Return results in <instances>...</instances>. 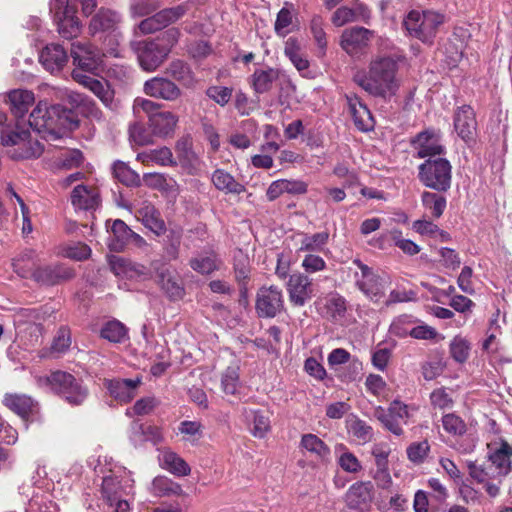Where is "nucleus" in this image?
<instances>
[{
    "mask_svg": "<svg viewBox=\"0 0 512 512\" xmlns=\"http://www.w3.org/2000/svg\"><path fill=\"white\" fill-rule=\"evenodd\" d=\"M126 494L125 487L122 485L118 477L106 476L103 478L101 485L102 499L111 509V512H129V502L124 499Z\"/></svg>",
    "mask_w": 512,
    "mask_h": 512,
    "instance_id": "15",
    "label": "nucleus"
},
{
    "mask_svg": "<svg viewBox=\"0 0 512 512\" xmlns=\"http://www.w3.org/2000/svg\"><path fill=\"white\" fill-rule=\"evenodd\" d=\"M337 451H342L338 459L340 467L349 473H357L362 469L361 463L358 458L348 451L343 444L337 447Z\"/></svg>",
    "mask_w": 512,
    "mask_h": 512,
    "instance_id": "52",
    "label": "nucleus"
},
{
    "mask_svg": "<svg viewBox=\"0 0 512 512\" xmlns=\"http://www.w3.org/2000/svg\"><path fill=\"white\" fill-rule=\"evenodd\" d=\"M110 267L115 275L129 279L145 277L147 275V269L144 265L134 263L123 257L113 256L110 259Z\"/></svg>",
    "mask_w": 512,
    "mask_h": 512,
    "instance_id": "29",
    "label": "nucleus"
},
{
    "mask_svg": "<svg viewBox=\"0 0 512 512\" xmlns=\"http://www.w3.org/2000/svg\"><path fill=\"white\" fill-rule=\"evenodd\" d=\"M373 31L364 27L345 29L341 35L340 45L349 55H355L369 45Z\"/></svg>",
    "mask_w": 512,
    "mask_h": 512,
    "instance_id": "19",
    "label": "nucleus"
},
{
    "mask_svg": "<svg viewBox=\"0 0 512 512\" xmlns=\"http://www.w3.org/2000/svg\"><path fill=\"white\" fill-rule=\"evenodd\" d=\"M286 290L290 303L297 307L304 306L314 296L312 279L302 272L289 275Z\"/></svg>",
    "mask_w": 512,
    "mask_h": 512,
    "instance_id": "14",
    "label": "nucleus"
},
{
    "mask_svg": "<svg viewBox=\"0 0 512 512\" xmlns=\"http://www.w3.org/2000/svg\"><path fill=\"white\" fill-rule=\"evenodd\" d=\"M39 61L47 71L56 73L66 65L68 56L61 45L50 44L40 52Z\"/></svg>",
    "mask_w": 512,
    "mask_h": 512,
    "instance_id": "25",
    "label": "nucleus"
},
{
    "mask_svg": "<svg viewBox=\"0 0 512 512\" xmlns=\"http://www.w3.org/2000/svg\"><path fill=\"white\" fill-rule=\"evenodd\" d=\"M101 199L97 188L77 185L71 192V204L76 210H96Z\"/></svg>",
    "mask_w": 512,
    "mask_h": 512,
    "instance_id": "22",
    "label": "nucleus"
},
{
    "mask_svg": "<svg viewBox=\"0 0 512 512\" xmlns=\"http://www.w3.org/2000/svg\"><path fill=\"white\" fill-rule=\"evenodd\" d=\"M329 240L328 232H318L314 234H304L300 240V246L297 253H317L324 250Z\"/></svg>",
    "mask_w": 512,
    "mask_h": 512,
    "instance_id": "39",
    "label": "nucleus"
},
{
    "mask_svg": "<svg viewBox=\"0 0 512 512\" xmlns=\"http://www.w3.org/2000/svg\"><path fill=\"white\" fill-rule=\"evenodd\" d=\"M202 424L199 421H182L178 427L185 441L196 442L202 437Z\"/></svg>",
    "mask_w": 512,
    "mask_h": 512,
    "instance_id": "58",
    "label": "nucleus"
},
{
    "mask_svg": "<svg viewBox=\"0 0 512 512\" xmlns=\"http://www.w3.org/2000/svg\"><path fill=\"white\" fill-rule=\"evenodd\" d=\"M348 111L356 127L362 131L372 128L371 113L356 94L345 95Z\"/></svg>",
    "mask_w": 512,
    "mask_h": 512,
    "instance_id": "26",
    "label": "nucleus"
},
{
    "mask_svg": "<svg viewBox=\"0 0 512 512\" xmlns=\"http://www.w3.org/2000/svg\"><path fill=\"white\" fill-rule=\"evenodd\" d=\"M454 128L458 136L465 142L468 143L475 140L477 121L471 106L463 105L456 109L454 113Z\"/></svg>",
    "mask_w": 512,
    "mask_h": 512,
    "instance_id": "16",
    "label": "nucleus"
},
{
    "mask_svg": "<svg viewBox=\"0 0 512 512\" xmlns=\"http://www.w3.org/2000/svg\"><path fill=\"white\" fill-rule=\"evenodd\" d=\"M247 419L252 420V434L255 437L263 438L270 430V419L268 415L261 410H245Z\"/></svg>",
    "mask_w": 512,
    "mask_h": 512,
    "instance_id": "45",
    "label": "nucleus"
},
{
    "mask_svg": "<svg viewBox=\"0 0 512 512\" xmlns=\"http://www.w3.org/2000/svg\"><path fill=\"white\" fill-rule=\"evenodd\" d=\"M256 313L261 318H274L284 309L282 290L271 285L261 287L256 296Z\"/></svg>",
    "mask_w": 512,
    "mask_h": 512,
    "instance_id": "12",
    "label": "nucleus"
},
{
    "mask_svg": "<svg viewBox=\"0 0 512 512\" xmlns=\"http://www.w3.org/2000/svg\"><path fill=\"white\" fill-rule=\"evenodd\" d=\"M189 264L194 271L208 275L220 268L221 260L214 253L200 254L192 258Z\"/></svg>",
    "mask_w": 512,
    "mask_h": 512,
    "instance_id": "41",
    "label": "nucleus"
},
{
    "mask_svg": "<svg viewBox=\"0 0 512 512\" xmlns=\"http://www.w3.org/2000/svg\"><path fill=\"white\" fill-rule=\"evenodd\" d=\"M131 47L140 67L147 72L155 71L170 53V47L162 45L158 39L132 42Z\"/></svg>",
    "mask_w": 512,
    "mask_h": 512,
    "instance_id": "8",
    "label": "nucleus"
},
{
    "mask_svg": "<svg viewBox=\"0 0 512 512\" xmlns=\"http://www.w3.org/2000/svg\"><path fill=\"white\" fill-rule=\"evenodd\" d=\"M36 253L32 249L24 250L12 263L14 272L21 278H32L35 269Z\"/></svg>",
    "mask_w": 512,
    "mask_h": 512,
    "instance_id": "40",
    "label": "nucleus"
},
{
    "mask_svg": "<svg viewBox=\"0 0 512 512\" xmlns=\"http://www.w3.org/2000/svg\"><path fill=\"white\" fill-rule=\"evenodd\" d=\"M221 386L225 394L234 395L239 386V374L237 367H228L221 376Z\"/></svg>",
    "mask_w": 512,
    "mask_h": 512,
    "instance_id": "57",
    "label": "nucleus"
},
{
    "mask_svg": "<svg viewBox=\"0 0 512 512\" xmlns=\"http://www.w3.org/2000/svg\"><path fill=\"white\" fill-rule=\"evenodd\" d=\"M130 141L139 146L150 145L153 143V134L149 132L143 124L135 122L129 127Z\"/></svg>",
    "mask_w": 512,
    "mask_h": 512,
    "instance_id": "53",
    "label": "nucleus"
},
{
    "mask_svg": "<svg viewBox=\"0 0 512 512\" xmlns=\"http://www.w3.org/2000/svg\"><path fill=\"white\" fill-rule=\"evenodd\" d=\"M178 122V117L170 111H160L149 116L152 134L158 137L171 135Z\"/></svg>",
    "mask_w": 512,
    "mask_h": 512,
    "instance_id": "27",
    "label": "nucleus"
},
{
    "mask_svg": "<svg viewBox=\"0 0 512 512\" xmlns=\"http://www.w3.org/2000/svg\"><path fill=\"white\" fill-rule=\"evenodd\" d=\"M137 160L145 165H149L150 163H155L160 166L176 165L172 151L168 147H161L138 153Z\"/></svg>",
    "mask_w": 512,
    "mask_h": 512,
    "instance_id": "38",
    "label": "nucleus"
},
{
    "mask_svg": "<svg viewBox=\"0 0 512 512\" xmlns=\"http://www.w3.org/2000/svg\"><path fill=\"white\" fill-rule=\"evenodd\" d=\"M374 488L370 481H359L350 486L346 493V503L350 508H366L373 500Z\"/></svg>",
    "mask_w": 512,
    "mask_h": 512,
    "instance_id": "23",
    "label": "nucleus"
},
{
    "mask_svg": "<svg viewBox=\"0 0 512 512\" xmlns=\"http://www.w3.org/2000/svg\"><path fill=\"white\" fill-rule=\"evenodd\" d=\"M102 103L112 109L114 107V91L110 88L107 82L97 79L92 83L91 90Z\"/></svg>",
    "mask_w": 512,
    "mask_h": 512,
    "instance_id": "59",
    "label": "nucleus"
},
{
    "mask_svg": "<svg viewBox=\"0 0 512 512\" xmlns=\"http://www.w3.org/2000/svg\"><path fill=\"white\" fill-rule=\"evenodd\" d=\"M416 320L411 316L402 315L396 318L390 325V333L404 338L406 336H410V326L415 324Z\"/></svg>",
    "mask_w": 512,
    "mask_h": 512,
    "instance_id": "62",
    "label": "nucleus"
},
{
    "mask_svg": "<svg viewBox=\"0 0 512 512\" xmlns=\"http://www.w3.org/2000/svg\"><path fill=\"white\" fill-rule=\"evenodd\" d=\"M11 104V110L15 117L22 118L34 103V94L29 90L17 89L8 95Z\"/></svg>",
    "mask_w": 512,
    "mask_h": 512,
    "instance_id": "36",
    "label": "nucleus"
},
{
    "mask_svg": "<svg viewBox=\"0 0 512 512\" xmlns=\"http://www.w3.org/2000/svg\"><path fill=\"white\" fill-rule=\"evenodd\" d=\"M418 179L429 189L446 192L451 187L452 166L445 158H428L418 167Z\"/></svg>",
    "mask_w": 512,
    "mask_h": 512,
    "instance_id": "4",
    "label": "nucleus"
},
{
    "mask_svg": "<svg viewBox=\"0 0 512 512\" xmlns=\"http://www.w3.org/2000/svg\"><path fill=\"white\" fill-rule=\"evenodd\" d=\"M442 22L443 16L437 12L412 10L404 19V26L410 36L431 44Z\"/></svg>",
    "mask_w": 512,
    "mask_h": 512,
    "instance_id": "5",
    "label": "nucleus"
},
{
    "mask_svg": "<svg viewBox=\"0 0 512 512\" xmlns=\"http://www.w3.org/2000/svg\"><path fill=\"white\" fill-rule=\"evenodd\" d=\"M144 92L151 97L167 101H174L181 94L179 87L174 82L162 77L147 80L144 83Z\"/></svg>",
    "mask_w": 512,
    "mask_h": 512,
    "instance_id": "21",
    "label": "nucleus"
},
{
    "mask_svg": "<svg viewBox=\"0 0 512 512\" xmlns=\"http://www.w3.org/2000/svg\"><path fill=\"white\" fill-rule=\"evenodd\" d=\"M215 188L225 194L240 195L246 191L245 185L224 169H216L211 176Z\"/></svg>",
    "mask_w": 512,
    "mask_h": 512,
    "instance_id": "28",
    "label": "nucleus"
},
{
    "mask_svg": "<svg viewBox=\"0 0 512 512\" xmlns=\"http://www.w3.org/2000/svg\"><path fill=\"white\" fill-rule=\"evenodd\" d=\"M488 461L499 469V474L507 475L511 470L512 446L507 442H501L494 450L489 446Z\"/></svg>",
    "mask_w": 512,
    "mask_h": 512,
    "instance_id": "34",
    "label": "nucleus"
},
{
    "mask_svg": "<svg viewBox=\"0 0 512 512\" xmlns=\"http://www.w3.org/2000/svg\"><path fill=\"white\" fill-rule=\"evenodd\" d=\"M127 336L126 327L119 321H110L101 329V337L110 342H122Z\"/></svg>",
    "mask_w": 512,
    "mask_h": 512,
    "instance_id": "51",
    "label": "nucleus"
},
{
    "mask_svg": "<svg viewBox=\"0 0 512 512\" xmlns=\"http://www.w3.org/2000/svg\"><path fill=\"white\" fill-rule=\"evenodd\" d=\"M430 403L434 409H450L453 406V399L447 389L441 387L431 392Z\"/></svg>",
    "mask_w": 512,
    "mask_h": 512,
    "instance_id": "60",
    "label": "nucleus"
},
{
    "mask_svg": "<svg viewBox=\"0 0 512 512\" xmlns=\"http://www.w3.org/2000/svg\"><path fill=\"white\" fill-rule=\"evenodd\" d=\"M123 21L122 14L111 8L101 7L95 14L92 15L89 24L88 32L91 36L96 34H103V46L107 45L106 51L109 56L118 57L120 41L122 34L120 32V25Z\"/></svg>",
    "mask_w": 512,
    "mask_h": 512,
    "instance_id": "3",
    "label": "nucleus"
},
{
    "mask_svg": "<svg viewBox=\"0 0 512 512\" xmlns=\"http://www.w3.org/2000/svg\"><path fill=\"white\" fill-rule=\"evenodd\" d=\"M369 17V10L363 4H356L354 7L342 6L332 15L331 22L336 27H342L347 23L355 22Z\"/></svg>",
    "mask_w": 512,
    "mask_h": 512,
    "instance_id": "31",
    "label": "nucleus"
},
{
    "mask_svg": "<svg viewBox=\"0 0 512 512\" xmlns=\"http://www.w3.org/2000/svg\"><path fill=\"white\" fill-rule=\"evenodd\" d=\"M73 124V113L59 104L48 106L40 101L29 117L30 127L38 133L47 134L51 139H57L62 132L70 129Z\"/></svg>",
    "mask_w": 512,
    "mask_h": 512,
    "instance_id": "2",
    "label": "nucleus"
},
{
    "mask_svg": "<svg viewBox=\"0 0 512 512\" xmlns=\"http://www.w3.org/2000/svg\"><path fill=\"white\" fill-rule=\"evenodd\" d=\"M374 416L381 424L394 435L403 434V425L408 424L410 418L409 407L397 400H394L388 409L378 406L374 410Z\"/></svg>",
    "mask_w": 512,
    "mask_h": 512,
    "instance_id": "10",
    "label": "nucleus"
},
{
    "mask_svg": "<svg viewBox=\"0 0 512 512\" xmlns=\"http://www.w3.org/2000/svg\"><path fill=\"white\" fill-rule=\"evenodd\" d=\"M40 320V314L35 309H20L14 316V323L18 333H26V327Z\"/></svg>",
    "mask_w": 512,
    "mask_h": 512,
    "instance_id": "54",
    "label": "nucleus"
},
{
    "mask_svg": "<svg viewBox=\"0 0 512 512\" xmlns=\"http://www.w3.org/2000/svg\"><path fill=\"white\" fill-rule=\"evenodd\" d=\"M429 450L430 445L427 440L414 442L407 448L408 459L414 463H422L428 455Z\"/></svg>",
    "mask_w": 512,
    "mask_h": 512,
    "instance_id": "63",
    "label": "nucleus"
},
{
    "mask_svg": "<svg viewBox=\"0 0 512 512\" xmlns=\"http://www.w3.org/2000/svg\"><path fill=\"white\" fill-rule=\"evenodd\" d=\"M444 430L454 436H461L466 432L465 422L456 414L448 413L442 417Z\"/></svg>",
    "mask_w": 512,
    "mask_h": 512,
    "instance_id": "55",
    "label": "nucleus"
},
{
    "mask_svg": "<svg viewBox=\"0 0 512 512\" xmlns=\"http://www.w3.org/2000/svg\"><path fill=\"white\" fill-rule=\"evenodd\" d=\"M74 277L72 269L62 264H49L34 269L32 279L41 285L52 286Z\"/></svg>",
    "mask_w": 512,
    "mask_h": 512,
    "instance_id": "17",
    "label": "nucleus"
},
{
    "mask_svg": "<svg viewBox=\"0 0 512 512\" xmlns=\"http://www.w3.org/2000/svg\"><path fill=\"white\" fill-rule=\"evenodd\" d=\"M348 432L362 443L370 442L373 438L372 427L357 417L348 422Z\"/></svg>",
    "mask_w": 512,
    "mask_h": 512,
    "instance_id": "50",
    "label": "nucleus"
},
{
    "mask_svg": "<svg viewBox=\"0 0 512 512\" xmlns=\"http://www.w3.org/2000/svg\"><path fill=\"white\" fill-rule=\"evenodd\" d=\"M24 143L17 148H13L9 151V155L12 159L23 160L38 158L43 153V146L37 140H32L31 136L23 141Z\"/></svg>",
    "mask_w": 512,
    "mask_h": 512,
    "instance_id": "42",
    "label": "nucleus"
},
{
    "mask_svg": "<svg viewBox=\"0 0 512 512\" xmlns=\"http://www.w3.org/2000/svg\"><path fill=\"white\" fill-rule=\"evenodd\" d=\"M113 175L121 183L126 186H139L141 183L140 176L132 170L126 163L116 161L113 164Z\"/></svg>",
    "mask_w": 512,
    "mask_h": 512,
    "instance_id": "48",
    "label": "nucleus"
},
{
    "mask_svg": "<svg viewBox=\"0 0 512 512\" xmlns=\"http://www.w3.org/2000/svg\"><path fill=\"white\" fill-rule=\"evenodd\" d=\"M141 382L142 379L140 377L135 379L118 378L106 380L105 386L115 400L120 403H128L136 396L137 388Z\"/></svg>",
    "mask_w": 512,
    "mask_h": 512,
    "instance_id": "20",
    "label": "nucleus"
},
{
    "mask_svg": "<svg viewBox=\"0 0 512 512\" xmlns=\"http://www.w3.org/2000/svg\"><path fill=\"white\" fill-rule=\"evenodd\" d=\"M280 71L275 68L256 69L250 76V85L255 93L264 94L271 91L274 82L279 78Z\"/></svg>",
    "mask_w": 512,
    "mask_h": 512,
    "instance_id": "30",
    "label": "nucleus"
},
{
    "mask_svg": "<svg viewBox=\"0 0 512 512\" xmlns=\"http://www.w3.org/2000/svg\"><path fill=\"white\" fill-rule=\"evenodd\" d=\"M421 201L425 210L429 211L431 216L435 219L443 215L447 206V200L444 196L429 191L422 193Z\"/></svg>",
    "mask_w": 512,
    "mask_h": 512,
    "instance_id": "43",
    "label": "nucleus"
},
{
    "mask_svg": "<svg viewBox=\"0 0 512 512\" xmlns=\"http://www.w3.org/2000/svg\"><path fill=\"white\" fill-rule=\"evenodd\" d=\"M470 343L463 337L456 336L450 343V353L459 363L465 362L469 357Z\"/></svg>",
    "mask_w": 512,
    "mask_h": 512,
    "instance_id": "56",
    "label": "nucleus"
},
{
    "mask_svg": "<svg viewBox=\"0 0 512 512\" xmlns=\"http://www.w3.org/2000/svg\"><path fill=\"white\" fill-rule=\"evenodd\" d=\"M412 143L417 150L419 158H436L435 156H439L444 152V147L440 142V134L433 129L420 132Z\"/></svg>",
    "mask_w": 512,
    "mask_h": 512,
    "instance_id": "18",
    "label": "nucleus"
},
{
    "mask_svg": "<svg viewBox=\"0 0 512 512\" xmlns=\"http://www.w3.org/2000/svg\"><path fill=\"white\" fill-rule=\"evenodd\" d=\"M285 55L290 59L298 71L308 69L309 62L301 51L300 44L295 38H288L284 47Z\"/></svg>",
    "mask_w": 512,
    "mask_h": 512,
    "instance_id": "44",
    "label": "nucleus"
},
{
    "mask_svg": "<svg viewBox=\"0 0 512 512\" xmlns=\"http://www.w3.org/2000/svg\"><path fill=\"white\" fill-rule=\"evenodd\" d=\"M159 462L163 469L175 476L184 477L191 473L188 463L171 450L163 451L159 457Z\"/></svg>",
    "mask_w": 512,
    "mask_h": 512,
    "instance_id": "33",
    "label": "nucleus"
},
{
    "mask_svg": "<svg viewBox=\"0 0 512 512\" xmlns=\"http://www.w3.org/2000/svg\"><path fill=\"white\" fill-rule=\"evenodd\" d=\"M3 404L23 419H27L35 408L34 400L24 394H5Z\"/></svg>",
    "mask_w": 512,
    "mask_h": 512,
    "instance_id": "32",
    "label": "nucleus"
},
{
    "mask_svg": "<svg viewBox=\"0 0 512 512\" xmlns=\"http://www.w3.org/2000/svg\"><path fill=\"white\" fill-rule=\"evenodd\" d=\"M47 382L57 395L73 406L82 405L89 394L88 389L72 374L64 371L52 372L47 377Z\"/></svg>",
    "mask_w": 512,
    "mask_h": 512,
    "instance_id": "6",
    "label": "nucleus"
},
{
    "mask_svg": "<svg viewBox=\"0 0 512 512\" xmlns=\"http://www.w3.org/2000/svg\"><path fill=\"white\" fill-rule=\"evenodd\" d=\"M30 137V132L28 130L19 129L16 126L15 129L12 128H2L0 130V138L1 144L6 147L17 148L21 146L24 140H27Z\"/></svg>",
    "mask_w": 512,
    "mask_h": 512,
    "instance_id": "49",
    "label": "nucleus"
},
{
    "mask_svg": "<svg viewBox=\"0 0 512 512\" xmlns=\"http://www.w3.org/2000/svg\"><path fill=\"white\" fill-rule=\"evenodd\" d=\"M301 267L306 273H317L326 269V262L316 253H306Z\"/></svg>",
    "mask_w": 512,
    "mask_h": 512,
    "instance_id": "64",
    "label": "nucleus"
},
{
    "mask_svg": "<svg viewBox=\"0 0 512 512\" xmlns=\"http://www.w3.org/2000/svg\"><path fill=\"white\" fill-rule=\"evenodd\" d=\"M189 9L190 4L188 2L162 9L151 17L142 20L139 23L138 28L143 34L155 33L170 24L177 22L189 11Z\"/></svg>",
    "mask_w": 512,
    "mask_h": 512,
    "instance_id": "11",
    "label": "nucleus"
},
{
    "mask_svg": "<svg viewBox=\"0 0 512 512\" xmlns=\"http://www.w3.org/2000/svg\"><path fill=\"white\" fill-rule=\"evenodd\" d=\"M71 345V333L70 330L62 326L57 331L56 336L53 339L52 345H51V351L52 353L56 354H63L65 353Z\"/></svg>",
    "mask_w": 512,
    "mask_h": 512,
    "instance_id": "61",
    "label": "nucleus"
},
{
    "mask_svg": "<svg viewBox=\"0 0 512 512\" xmlns=\"http://www.w3.org/2000/svg\"><path fill=\"white\" fill-rule=\"evenodd\" d=\"M137 218L155 235L161 236L166 232L165 221L160 211L151 203L144 201L136 212Z\"/></svg>",
    "mask_w": 512,
    "mask_h": 512,
    "instance_id": "24",
    "label": "nucleus"
},
{
    "mask_svg": "<svg viewBox=\"0 0 512 512\" xmlns=\"http://www.w3.org/2000/svg\"><path fill=\"white\" fill-rule=\"evenodd\" d=\"M50 11L57 25L58 33L65 39H72L79 35L81 22L77 17V10L69 5L68 0H52Z\"/></svg>",
    "mask_w": 512,
    "mask_h": 512,
    "instance_id": "7",
    "label": "nucleus"
},
{
    "mask_svg": "<svg viewBox=\"0 0 512 512\" xmlns=\"http://www.w3.org/2000/svg\"><path fill=\"white\" fill-rule=\"evenodd\" d=\"M300 448L304 449L320 461H327L331 454V450L328 445L317 435L312 433L302 435Z\"/></svg>",
    "mask_w": 512,
    "mask_h": 512,
    "instance_id": "35",
    "label": "nucleus"
},
{
    "mask_svg": "<svg viewBox=\"0 0 512 512\" xmlns=\"http://www.w3.org/2000/svg\"><path fill=\"white\" fill-rule=\"evenodd\" d=\"M107 45L103 46V51L91 43L77 42L71 47V56L73 63L83 71L94 72L101 64L102 56L109 55L106 51Z\"/></svg>",
    "mask_w": 512,
    "mask_h": 512,
    "instance_id": "13",
    "label": "nucleus"
},
{
    "mask_svg": "<svg viewBox=\"0 0 512 512\" xmlns=\"http://www.w3.org/2000/svg\"><path fill=\"white\" fill-rule=\"evenodd\" d=\"M156 281L170 298L182 297L183 288L167 269L157 273Z\"/></svg>",
    "mask_w": 512,
    "mask_h": 512,
    "instance_id": "46",
    "label": "nucleus"
},
{
    "mask_svg": "<svg viewBox=\"0 0 512 512\" xmlns=\"http://www.w3.org/2000/svg\"><path fill=\"white\" fill-rule=\"evenodd\" d=\"M352 264L356 266L353 273L356 287L371 301L378 302L385 294L381 279L372 268L359 259H354Z\"/></svg>",
    "mask_w": 512,
    "mask_h": 512,
    "instance_id": "9",
    "label": "nucleus"
},
{
    "mask_svg": "<svg viewBox=\"0 0 512 512\" xmlns=\"http://www.w3.org/2000/svg\"><path fill=\"white\" fill-rule=\"evenodd\" d=\"M149 490L156 497H171L183 494L181 485L166 476L155 477Z\"/></svg>",
    "mask_w": 512,
    "mask_h": 512,
    "instance_id": "37",
    "label": "nucleus"
},
{
    "mask_svg": "<svg viewBox=\"0 0 512 512\" xmlns=\"http://www.w3.org/2000/svg\"><path fill=\"white\" fill-rule=\"evenodd\" d=\"M398 70V59L377 56L369 62L367 70H359L354 74L353 81L369 95L389 99L396 95L400 87Z\"/></svg>",
    "mask_w": 512,
    "mask_h": 512,
    "instance_id": "1",
    "label": "nucleus"
},
{
    "mask_svg": "<svg viewBox=\"0 0 512 512\" xmlns=\"http://www.w3.org/2000/svg\"><path fill=\"white\" fill-rule=\"evenodd\" d=\"M183 237L181 227H173L168 230L165 239L164 253L169 260H176L179 257V249Z\"/></svg>",
    "mask_w": 512,
    "mask_h": 512,
    "instance_id": "47",
    "label": "nucleus"
}]
</instances>
